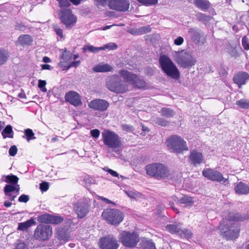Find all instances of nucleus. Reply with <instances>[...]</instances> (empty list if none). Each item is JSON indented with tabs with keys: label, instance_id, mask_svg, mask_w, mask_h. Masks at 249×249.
<instances>
[{
	"label": "nucleus",
	"instance_id": "obj_1",
	"mask_svg": "<svg viewBox=\"0 0 249 249\" xmlns=\"http://www.w3.org/2000/svg\"><path fill=\"white\" fill-rule=\"evenodd\" d=\"M102 141L108 151L120 154L122 150L121 137L115 132L105 129L102 132Z\"/></svg>",
	"mask_w": 249,
	"mask_h": 249
},
{
	"label": "nucleus",
	"instance_id": "obj_2",
	"mask_svg": "<svg viewBox=\"0 0 249 249\" xmlns=\"http://www.w3.org/2000/svg\"><path fill=\"white\" fill-rule=\"evenodd\" d=\"M159 63L162 71L168 77L178 80L180 77V72L172 60L167 56L163 55L159 58Z\"/></svg>",
	"mask_w": 249,
	"mask_h": 249
},
{
	"label": "nucleus",
	"instance_id": "obj_3",
	"mask_svg": "<svg viewBox=\"0 0 249 249\" xmlns=\"http://www.w3.org/2000/svg\"><path fill=\"white\" fill-rule=\"evenodd\" d=\"M119 74L124 81L128 85H131L138 89H143L146 87L145 82L136 74L126 70H120Z\"/></svg>",
	"mask_w": 249,
	"mask_h": 249
},
{
	"label": "nucleus",
	"instance_id": "obj_4",
	"mask_svg": "<svg viewBox=\"0 0 249 249\" xmlns=\"http://www.w3.org/2000/svg\"><path fill=\"white\" fill-rule=\"evenodd\" d=\"M168 149L172 152L180 153L184 150H188L186 142L180 136L173 135L166 141Z\"/></svg>",
	"mask_w": 249,
	"mask_h": 249
},
{
	"label": "nucleus",
	"instance_id": "obj_5",
	"mask_svg": "<svg viewBox=\"0 0 249 249\" xmlns=\"http://www.w3.org/2000/svg\"><path fill=\"white\" fill-rule=\"evenodd\" d=\"M146 173L150 176L158 179L164 178L169 176V171L163 164L155 163L146 166Z\"/></svg>",
	"mask_w": 249,
	"mask_h": 249
},
{
	"label": "nucleus",
	"instance_id": "obj_6",
	"mask_svg": "<svg viewBox=\"0 0 249 249\" xmlns=\"http://www.w3.org/2000/svg\"><path fill=\"white\" fill-rule=\"evenodd\" d=\"M174 60L181 67L189 68L195 65L196 60L190 53L185 51L175 52L173 53Z\"/></svg>",
	"mask_w": 249,
	"mask_h": 249
},
{
	"label": "nucleus",
	"instance_id": "obj_7",
	"mask_svg": "<svg viewBox=\"0 0 249 249\" xmlns=\"http://www.w3.org/2000/svg\"><path fill=\"white\" fill-rule=\"evenodd\" d=\"M102 216L108 223L117 225L124 219V213L119 210L107 208L104 210Z\"/></svg>",
	"mask_w": 249,
	"mask_h": 249
},
{
	"label": "nucleus",
	"instance_id": "obj_8",
	"mask_svg": "<svg viewBox=\"0 0 249 249\" xmlns=\"http://www.w3.org/2000/svg\"><path fill=\"white\" fill-rule=\"evenodd\" d=\"M106 85L110 91L116 93H124L128 89V84L124 80L121 81L118 75H114L108 78Z\"/></svg>",
	"mask_w": 249,
	"mask_h": 249
},
{
	"label": "nucleus",
	"instance_id": "obj_9",
	"mask_svg": "<svg viewBox=\"0 0 249 249\" xmlns=\"http://www.w3.org/2000/svg\"><path fill=\"white\" fill-rule=\"evenodd\" d=\"M119 238L122 244L127 247H134L139 241V237L135 232L123 231L120 233Z\"/></svg>",
	"mask_w": 249,
	"mask_h": 249
},
{
	"label": "nucleus",
	"instance_id": "obj_10",
	"mask_svg": "<svg viewBox=\"0 0 249 249\" xmlns=\"http://www.w3.org/2000/svg\"><path fill=\"white\" fill-rule=\"evenodd\" d=\"M52 233V229L50 225L39 224L34 231V237L39 241H46L50 238Z\"/></svg>",
	"mask_w": 249,
	"mask_h": 249
},
{
	"label": "nucleus",
	"instance_id": "obj_11",
	"mask_svg": "<svg viewBox=\"0 0 249 249\" xmlns=\"http://www.w3.org/2000/svg\"><path fill=\"white\" fill-rule=\"evenodd\" d=\"M70 5L68 0H63V7ZM76 21V17L72 14L71 10L63 8V24L66 25V28H71L73 26Z\"/></svg>",
	"mask_w": 249,
	"mask_h": 249
},
{
	"label": "nucleus",
	"instance_id": "obj_12",
	"mask_svg": "<svg viewBox=\"0 0 249 249\" xmlns=\"http://www.w3.org/2000/svg\"><path fill=\"white\" fill-rule=\"evenodd\" d=\"M219 229L223 236L227 239H233L238 237L239 229L236 224H233L230 227H224V222L220 223Z\"/></svg>",
	"mask_w": 249,
	"mask_h": 249
},
{
	"label": "nucleus",
	"instance_id": "obj_13",
	"mask_svg": "<svg viewBox=\"0 0 249 249\" xmlns=\"http://www.w3.org/2000/svg\"><path fill=\"white\" fill-rule=\"evenodd\" d=\"M203 176L207 179L214 181L221 182L223 181L226 182L227 180L223 176V175L219 171L213 169L207 168L202 171Z\"/></svg>",
	"mask_w": 249,
	"mask_h": 249
},
{
	"label": "nucleus",
	"instance_id": "obj_14",
	"mask_svg": "<svg viewBox=\"0 0 249 249\" xmlns=\"http://www.w3.org/2000/svg\"><path fill=\"white\" fill-rule=\"evenodd\" d=\"M108 102L106 100L96 99L91 101L89 103L88 106L89 108L99 111H105L109 107Z\"/></svg>",
	"mask_w": 249,
	"mask_h": 249
},
{
	"label": "nucleus",
	"instance_id": "obj_15",
	"mask_svg": "<svg viewBox=\"0 0 249 249\" xmlns=\"http://www.w3.org/2000/svg\"><path fill=\"white\" fill-rule=\"evenodd\" d=\"M108 6L111 9L125 12L129 9V2L126 0H110Z\"/></svg>",
	"mask_w": 249,
	"mask_h": 249
},
{
	"label": "nucleus",
	"instance_id": "obj_16",
	"mask_svg": "<svg viewBox=\"0 0 249 249\" xmlns=\"http://www.w3.org/2000/svg\"><path fill=\"white\" fill-rule=\"evenodd\" d=\"M19 186H14L10 185H6L4 188L5 199L9 201H13L19 194Z\"/></svg>",
	"mask_w": 249,
	"mask_h": 249
},
{
	"label": "nucleus",
	"instance_id": "obj_17",
	"mask_svg": "<svg viewBox=\"0 0 249 249\" xmlns=\"http://www.w3.org/2000/svg\"><path fill=\"white\" fill-rule=\"evenodd\" d=\"M100 247L101 249H117L118 244L113 237L108 236L101 239Z\"/></svg>",
	"mask_w": 249,
	"mask_h": 249
},
{
	"label": "nucleus",
	"instance_id": "obj_18",
	"mask_svg": "<svg viewBox=\"0 0 249 249\" xmlns=\"http://www.w3.org/2000/svg\"><path fill=\"white\" fill-rule=\"evenodd\" d=\"M37 220L40 223H51L57 224L61 222L62 219L60 216H53L50 214L45 213L36 217Z\"/></svg>",
	"mask_w": 249,
	"mask_h": 249
},
{
	"label": "nucleus",
	"instance_id": "obj_19",
	"mask_svg": "<svg viewBox=\"0 0 249 249\" xmlns=\"http://www.w3.org/2000/svg\"><path fill=\"white\" fill-rule=\"evenodd\" d=\"M65 98L67 102L75 107L79 106L82 104L79 94L73 90L67 92L65 95Z\"/></svg>",
	"mask_w": 249,
	"mask_h": 249
},
{
	"label": "nucleus",
	"instance_id": "obj_20",
	"mask_svg": "<svg viewBox=\"0 0 249 249\" xmlns=\"http://www.w3.org/2000/svg\"><path fill=\"white\" fill-rule=\"evenodd\" d=\"M89 204L85 201H80L75 206V211L78 217L83 218L89 211Z\"/></svg>",
	"mask_w": 249,
	"mask_h": 249
},
{
	"label": "nucleus",
	"instance_id": "obj_21",
	"mask_svg": "<svg viewBox=\"0 0 249 249\" xmlns=\"http://www.w3.org/2000/svg\"><path fill=\"white\" fill-rule=\"evenodd\" d=\"M63 225V242L70 240L71 239V232L75 228L74 223L71 219H68L65 221Z\"/></svg>",
	"mask_w": 249,
	"mask_h": 249
},
{
	"label": "nucleus",
	"instance_id": "obj_22",
	"mask_svg": "<svg viewBox=\"0 0 249 249\" xmlns=\"http://www.w3.org/2000/svg\"><path fill=\"white\" fill-rule=\"evenodd\" d=\"M248 80H249V74L245 72H240L233 78L234 83L237 84L240 88L241 85L245 84Z\"/></svg>",
	"mask_w": 249,
	"mask_h": 249
},
{
	"label": "nucleus",
	"instance_id": "obj_23",
	"mask_svg": "<svg viewBox=\"0 0 249 249\" xmlns=\"http://www.w3.org/2000/svg\"><path fill=\"white\" fill-rule=\"evenodd\" d=\"M189 159L196 166L200 164L203 161V156L202 153L196 150H193L190 152Z\"/></svg>",
	"mask_w": 249,
	"mask_h": 249
},
{
	"label": "nucleus",
	"instance_id": "obj_24",
	"mask_svg": "<svg viewBox=\"0 0 249 249\" xmlns=\"http://www.w3.org/2000/svg\"><path fill=\"white\" fill-rule=\"evenodd\" d=\"M113 67L108 64L100 63L92 68L93 71L96 72H106L112 71Z\"/></svg>",
	"mask_w": 249,
	"mask_h": 249
},
{
	"label": "nucleus",
	"instance_id": "obj_25",
	"mask_svg": "<svg viewBox=\"0 0 249 249\" xmlns=\"http://www.w3.org/2000/svg\"><path fill=\"white\" fill-rule=\"evenodd\" d=\"M234 190L238 195H246L249 193V186L240 182L235 187Z\"/></svg>",
	"mask_w": 249,
	"mask_h": 249
},
{
	"label": "nucleus",
	"instance_id": "obj_26",
	"mask_svg": "<svg viewBox=\"0 0 249 249\" xmlns=\"http://www.w3.org/2000/svg\"><path fill=\"white\" fill-rule=\"evenodd\" d=\"M188 34L193 40L197 42H199L201 33L198 30L195 28H190L188 30Z\"/></svg>",
	"mask_w": 249,
	"mask_h": 249
},
{
	"label": "nucleus",
	"instance_id": "obj_27",
	"mask_svg": "<svg viewBox=\"0 0 249 249\" xmlns=\"http://www.w3.org/2000/svg\"><path fill=\"white\" fill-rule=\"evenodd\" d=\"M2 178H5V179L4 180L5 182L8 183H10L9 185H13L14 186H19V185L18 184V182L19 179L17 176L14 175H11L4 176Z\"/></svg>",
	"mask_w": 249,
	"mask_h": 249
},
{
	"label": "nucleus",
	"instance_id": "obj_28",
	"mask_svg": "<svg viewBox=\"0 0 249 249\" xmlns=\"http://www.w3.org/2000/svg\"><path fill=\"white\" fill-rule=\"evenodd\" d=\"M194 4L202 10H207L209 8L210 2L206 0H194Z\"/></svg>",
	"mask_w": 249,
	"mask_h": 249
},
{
	"label": "nucleus",
	"instance_id": "obj_29",
	"mask_svg": "<svg viewBox=\"0 0 249 249\" xmlns=\"http://www.w3.org/2000/svg\"><path fill=\"white\" fill-rule=\"evenodd\" d=\"M36 222L33 219H30L24 222L19 223L18 224V230L20 231H25L32 225H35Z\"/></svg>",
	"mask_w": 249,
	"mask_h": 249
},
{
	"label": "nucleus",
	"instance_id": "obj_30",
	"mask_svg": "<svg viewBox=\"0 0 249 249\" xmlns=\"http://www.w3.org/2000/svg\"><path fill=\"white\" fill-rule=\"evenodd\" d=\"M18 41L22 45H28L31 43L32 40L29 35H23L18 37Z\"/></svg>",
	"mask_w": 249,
	"mask_h": 249
},
{
	"label": "nucleus",
	"instance_id": "obj_31",
	"mask_svg": "<svg viewBox=\"0 0 249 249\" xmlns=\"http://www.w3.org/2000/svg\"><path fill=\"white\" fill-rule=\"evenodd\" d=\"M165 230L172 234H178L180 231V227L179 225L170 224L166 226Z\"/></svg>",
	"mask_w": 249,
	"mask_h": 249
},
{
	"label": "nucleus",
	"instance_id": "obj_32",
	"mask_svg": "<svg viewBox=\"0 0 249 249\" xmlns=\"http://www.w3.org/2000/svg\"><path fill=\"white\" fill-rule=\"evenodd\" d=\"M228 220L229 221H243L246 218L242 217L240 214L234 213H230L228 215Z\"/></svg>",
	"mask_w": 249,
	"mask_h": 249
},
{
	"label": "nucleus",
	"instance_id": "obj_33",
	"mask_svg": "<svg viewBox=\"0 0 249 249\" xmlns=\"http://www.w3.org/2000/svg\"><path fill=\"white\" fill-rule=\"evenodd\" d=\"M181 204H185L186 206H191L194 203L193 198L188 196H184L179 200Z\"/></svg>",
	"mask_w": 249,
	"mask_h": 249
},
{
	"label": "nucleus",
	"instance_id": "obj_34",
	"mask_svg": "<svg viewBox=\"0 0 249 249\" xmlns=\"http://www.w3.org/2000/svg\"><path fill=\"white\" fill-rule=\"evenodd\" d=\"M95 183V180L89 175H85L83 177V180L81 183L82 184L85 185L86 187H88L91 184Z\"/></svg>",
	"mask_w": 249,
	"mask_h": 249
},
{
	"label": "nucleus",
	"instance_id": "obj_35",
	"mask_svg": "<svg viewBox=\"0 0 249 249\" xmlns=\"http://www.w3.org/2000/svg\"><path fill=\"white\" fill-rule=\"evenodd\" d=\"M236 105L243 109L249 108V100L242 99L236 101Z\"/></svg>",
	"mask_w": 249,
	"mask_h": 249
},
{
	"label": "nucleus",
	"instance_id": "obj_36",
	"mask_svg": "<svg viewBox=\"0 0 249 249\" xmlns=\"http://www.w3.org/2000/svg\"><path fill=\"white\" fill-rule=\"evenodd\" d=\"M9 57L8 52L5 50H0V65L3 64Z\"/></svg>",
	"mask_w": 249,
	"mask_h": 249
},
{
	"label": "nucleus",
	"instance_id": "obj_37",
	"mask_svg": "<svg viewBox=\"0 0 249 249\" xmlns=\"http://www.w3.org/2000/svg\"><path fill=\"white\" fill-rule=\"evenodd\" d=\"M87 50L89 51L90 52L93 53H97L99 51L103 50V48L102 47H94L92 45H86L83 48V52H86Z\"/></svg>",
	"mask_w": 249,
	"mask_h": 249
},
{
	"label": "nucleus",
	"instance_id": "obj_38",
	"mask_svg": "<svg viewBox=\"0 0 249 249\" xmlns=\"http://www.w3.org/2000/svg\"><path fill=\"white\" fill-rule=\"evenodd\" d=\"M24 133L25 135L26 136V138L28 142H29L32 139H36V137H34L35 133L33 132L32 129L30 128H27L25 130ZM23 138H25V137L23 136Z\"/></svg>",
	"mask_w": 249,
	"mask_h": 249
},
{
	"label": "nucleus",
	"instance_id": "obj_39",
	"mask_svg": "<svg viewBox=\"0 0 249 249\" xmlns=\"http://www.w3.org/2000/svg\"><path fill=\"white\" fill-rule=\"evenodd\" d=\"M145 249H156L155 243L151 240H145L143 242Z\"/></svg>",
	"mask_w": 249,
	"mask_h": 249
},
{
	"label": "nucleus",
	"instance_id": "obj_40",
	"mask_svg": "<svg viewBox=\"0 0 249 249\" xmlns=\"http://www.w3.org/2000/svg\"><path fill=\"white\" fill-rule=\"evenodd\" d=\"M196 16L198 20L203 22L204 23H206L211 19V17L210 16H206L201 13H197Z\"/></svg>",
	"mask_w": 249,
	"mask_h": 249
},
{
	"label": "nucleus",
	"instance_id": "obj_41",
	"mask_svg": "<svg viewBox=\"0 0 249 249\" xmlns=\"http://www.w3.org/2000/svg\"><path fill=\"white\" fill-rule=\"evenodd\" d=\"M178 235H179L181 237L190 238L192 237V233L189 230H182L180 229V231H179Z\"/></svg>",
	"mask_w": 249,
	"mask_h": 249
},
{
	"label": "nucleus",
	"instance_id": "obj_42",
	"mask_svg": "<svg viewBox=\"0 0 249 249\" xmlns=\"http://www.w3.org/2000/svg\"><path fill=\"white\" fill-rule=\"evenodd\" d=\"M80 63L81 61L80 60H73L67 65H64L63 64V70H67L71 67L77 68L80 65Z\"/></svg>",
	"mask_w": 249,
	"mask_h": 249
},
{
	"label": "nucleus",
	"instance_id": "obj_43",
	"mask_svg": "<svg viewBox=\"0 0 249 249\" xmlns=\"http://www.w3.org/2000/svg\"><path fill=\"white\" fill-rule=\"evenodd\" d=\"M160 112L163 116L166 117H170L174 115V111L172 109L167 108H163Z\"/></svg>",
	"mask_w": 249,
	"mask_h": 249
},
{
	"label": "nucleus",
	"instance_id": "obj_44",
	"mask_svg": "<svg viewBox=\"0 0 249 249\" xmlns=\"http://www.w3.org/2000/svg\"><path fill=\"white\" fill-rule=\"evenodd\" d=\"M117 45L115 43L113 42H110L106 44L103 47H102L103 50H105L106 49L108 50H114L117 49Z\"/></svg>",
	"mask_w": 249,
	"mask_h": 249
},
{
	"label": "nucleus",
	"instance_id": "obj_45",
	"mask_svg": "<svg viewBox=\"0 0 249 249\" xmlns=\"http://www.w3.org/2000/svg\"><path fill=\"white\" fill-rule=\"evenodd\" d=\"M228 52L231 56L236 57L239 56L237 50L235 47L231 46L228 49Z\"/></svg>",
	"mask_w": 249,
	"mask_h": 249
},
{
	"label": "nucleus",
	"instance_id": "obj_46",
	"mask_svg": "<svg viewBox=\"0 0 249 249\" xmlns=\"http://www.w3.org/2000/svg\"><path fill=\"white\" fill-rule=\"evenodd\" d=\"M13 132L12 127L10 125H7L2 132V135L4 138L7 137V134H10Z\"/></svg>",
	"mask_w": 249,
	"mask_h": 249
},
{
	"label": "nucleus",
	"instance_id": "obj_47",
	"mask_svg": "<svg viewBox=\"0 0 249 249\" xmlns=\"http://www.w3.org/2000/svg\"><path fill=\"white\" fill-rule=\"evenodd\" d=\"M151 28L149 26H142L138 29V35H141L149 32Z\"/></svg>",
	"mask_w": 249,
	"mask_h": 249
},
{
	"label": "nucleus",
	"instance_id": "obj_48",
	"mask_svg": "<svg viewBox=\"0 0 249 249\" xmlns=\"http://www.w3.org/2000/svg\"><path fill=\"white\" fill-rule=\"evenodd\" d=\"M140 3L145 5H151L156 4L158 0H137Z\"/></svg>",
	"mask_w": 249,
	"mask_h": 249
},
{
	"label": "nucleus",
	"instance_id": "obj_49",
	"mask_svg": "<svg viewBox=\"0 0 249 249\" xmlns=\"http://www.w3.org/2000/svg\"><path fill=\"white\" fill-rule=\"evenodd\" d=\"M46 82L45 80H39L38 87L43 92H47V89L45 88Z\"/></svg>",
	"mask_w": 249,
	"mask_h": 249
},
{
	"label": "nucleus",
	"instance_id": "obj_50",
	"mask_svg": "<svg viewBox=\"0 0 249 249\" xmlns=\"http://www.w3.org/2000/svg\"><path fill=\"white\" fill-rule=\"evenodd\" d=\"M242 44L244 49L246 50H249V40L246 36H244L242 39Z\"/></svg>",
	"mask_w": 249,
	"mask_h": 249
},
{
	"label": "nucleus",
	"instance_id": "obj_51",
	"mask_svg": "<svg viewBox=\"0 0 249 249\" xmlns=\"http://www.w3.org/2000/svg\"><path fill=\"white\" fill-rule=\"evenodd\" d=\"M49 183L47 182H43L40 184V189L42 192H46L49 189Z\"/></svg>",
	"mask_w": 249,
	"mask_h": 249
},
{
	"label": "nucleus",
	"instance_id": "obj_52",
	"mask_svg": "<svg viewBox=\"0 0 249 249\" xmlns=\"http://www.w3.org/2000/svg\"><path fill=\"white\" fill-rule=\"evenodd\" d=\"M104 170L109 173L112 176L119 178V175L116 171L107 167L104 168Z\"/></svg>",
	"mask_w": 249,
	"mask_h": 249
},
{
	"label": "nucleus",
	"instance_id": "obj_53",
	"mask_svg": "<svg viewBox=\"0 0 249 249\" xmlns=\"http://www.w3.org/2000/svg\"><path fill=\"white\" fill-rule=\"evenodd\" d=\"M18 149L15 145L12 146L9 150V155L11 156H15L17 153Z\"/></svg>",
	"mask_w": 249,
	"mask_h": 249
},
{
	"label": "nucleus",
	"instance_id": "obj_54",
	"mask_svg": "<svg viewBox=\"0 0 249 249\" xmlns=\"http://www.w3.org/2000/svg\"><path fill=\"white\" fill-rule=\"evenodd\" d=\"M122 129L124 131H125L126 132H132L133 131L134 129L132 126L128 125V124H123L122 125Z\"/></svg>",
	"mask_w": 249,
	"mask_h": 249
},
{
	"label": "nucleus",
	"instance_id": "obj_55",
	"mask_svg": "<svg viewBox=\"0 0 249 249\" xmlns=\"http://www.w3.org/2000/svg\"><path fill=\"white\" fill-rule=\"evenodd\" d=\"M16 249H28V247L25 243L20 241L17 244Z\"/></svg>",
	"mask_w": 249,
	"mask_h": 249
},
{
	"label": "nucleus",
	"instance_id": "obj_56",
	"mask_svg": "<svg viewBox=\"0 0 249 249\" xmlns=\"http://www.w3.org/2000/svg\"><path fill=\"white\" fill-rule=\"evenodd\" d=\"M91 136L94 138H98L100 135V132L97 129L91 130L90 132Z\"/></svg>",
	"mask_w": 249,
	"mask_h": 249
},
{
	"label": "nucleus",
	"instance_id": "obj_57",
	"mask_svg": "<svg viewBox=\"0 0 249 249\" xmlns=\"http://www.w3.org/2000/svg\"><path fill=\"white\" fill-rule=\"evenodd\" d=\"M18 201L20 202L26 203L29 200V196L26 195H22L18 198Z\"/></svg>",
	"mask_w": 249,
	"mask_h": 249
},
{
	"label": "nucleus",
	"instance_id": "obj_58",
	"mask_svg": "<svg viewBox=\"0 0 249 249\" xmlns=\"http://www.w3.org/2000/svg\"><path fill=\"white\" fill-rule=\"evenodd\" d=\"M184 42L183 38L181 36L178 37L174 40V44L176 45H181Z\"/></svg>",
	"mask_w": 249,
	"mask_h": 249
},
{
	"label": "nucleus",
	"instance_id": "obj_59",
	"mask_svg": "<svg viewBox=\"0 0 249 249\" xmlns=\"http://www.w3.org/2000/svg\"><path fill=\"white\" fill-rule=\"evenodd\" d=\"M99 199L107 204H112L113 205L115 204V203L114 202L109 200L108 199L104 197L103 196H99Z\"/></svg>",
	"mask_w": 249,
	"mask_h": 249
},
{
	"label": "nucleus",
	"instance_id": "obj_60",
	"mask_svg": "<svg viewBox=\"0 0 249 249\" xmlns=\"http://www.w3.org/2000/svg\"><path fill=\"white\" fill-rule=\"evenodd\" d=\"M56 234L61 240L62 237V229L61 227L57 228L56 231Z\"/></svg>",
	"mask_w": 249,
	"mask_h": 249
},
{
	"label": "nucleus",
	"instance_id": "obj_61",
	"mask_svg": "<svg viewBox=\"0 0 249 249\" xmlns=\"http://www.w3.org/2000/svg\"><path fill=\"white\" fill-rule=\"evenodd\" d=\"M158 123L162 126H166L168 122L162 119H159L158 120Z\"/></svg>",
	"mask_w": 249,
	"mask_h": 249
},
{
	"label": "nucleus",
	"instance_id": "obj_62",
	"mask_svg": "<svg viewBox=\"0 0 249 249\" xmlns=\"http://www.w3.org/2000/svg\"><path fill=\"white\" fill-rule=\"evenodd\" d=\"M41 69L42 70H50L51 68V66L48 64H43L41 65Z\"/></svg>",
	"mask_w": 249,
	"mask_h": 249
},
{
	"label": "nucleus",
	"instance_id": "obj_63",
	"mask_svg": "<svg viewBox=\"0 0 249 249\" xmlns=\"http://www.w3.org/2000/svg\"><path fill=\"white\" fill-rule=\"evenodd\" d=\"M129 32L133 35H138V29H131L129 30Z\"/></svg>",
	"mask_w": 249,
	"mask_h": 249
},
{
	"label": "nucleus",
	"instance_id": "obj_64",
	"mask_svg": "<svg viewBox=\"0 0 249 249\" xmlns=\"http://www.w3.org/2000/svg\"><path fill=\"white\" fill-rule=\"evenodd\" d=\"M3 204L5 207L8 208L12 205V203L9 200H6L4 202Z\"/></svg>",
	"mask_w": 249,
	"mask_h": 249
}]
</instances>
